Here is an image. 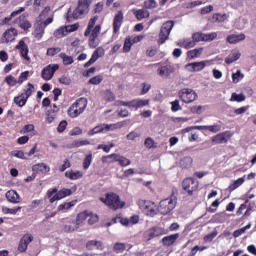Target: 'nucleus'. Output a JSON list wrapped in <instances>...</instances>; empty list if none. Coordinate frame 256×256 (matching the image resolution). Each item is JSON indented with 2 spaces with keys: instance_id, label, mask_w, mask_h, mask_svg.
I'll return each mask as SVG.
<instances>
[{
  "instance_id": "obj_51",
  "label": "nucleus",
  "mask_w": 256,
  "mask_h": 256,
  "mask_svg": "<svg viewBox=\"0 0 256 256\" xmlns=\"http://www.w3.org/2000/svg\"><path fill=\"white\" fill-rule=\"evenodd\" d=\"M20 240H22L24 242V245L26 246V248H28L29 245L31 244V242L33 241V235L26 234Z\"/></svg>"
},
{
  "instance_id": "obj_27",
  "label": "nucleus",
  "mask_w": 256,
  "mask_h": 256,
  "mask_svg": "<svg viewBox=\"0 0 256 256\" xmlns=\"http://www.w3.org/2000/svg\"><path fill=\"white\" fill-rule=\"evenodd\" d=\"M122 23H123V12L119 11L118 14H116L114 17V22H113L114 33H117V31L121 29Z\"/></svg>"
},
{
  "instance_id": "obj_11",
  "label": "nucleus",
  "mask_w": 256,
  "mask_h": 256,
  "mask_svg": "<svg viewBox=\"0 0 256 256\" xmlns=\"http://www.w3.org/2000/svg\"><path fill=\"white\" fill-rule=\"evenodd\" d=\"M207 63L209 61H200V62H192L185 65L186 71H189V73H199V71H203L205 67H207Z\"/></svg>"
},
{
  "instance_id": "obj_25",
  "label": "nucleus",
  "mask_w": 256,
  "mask_h": 256,
  "mask_svg": "<svg viewBox=\"0 0 256 256\" xmlns=\"http://www.w3.org/2000/svg\"><path fill=\"white\" fill-rule=\"evenodd\" d=\"M226 41L230 43L231 45H235L236 43H239L240 41H245V34H231L227 36Z\"/></svg>"
},
{
  "instance_id": "obj_4",
  "label": "nucleus",
  "mask_w": 256,
  "mask_h": 256,
  "mask_svg": "<svg viewBox=\"0 0 256 256\" xmlns=\"http://www.w3.org/2000/svg\"><path fill=\"white\" fill-rule=\"evenodd\" d=\"M176 205H177V197L171 196L170 198H166L160 201L158 211L162 215H167V213H171V211L175 209Z\"/></svg>"
},
{
  "instance_id": "obj_63",
  "label": "nucleus",
  "mask_w": 256,
  "mask_h": 256,
  "mask_svg": "<svg viewBox=\"0 0 256 256\" xmlns=\"http://www.w3.org/2000/svg\"><path fill=\"white\" fill-rule=\"evenodd\" d=\"M171 105H172L171 109L174 113L177 111H181V106L179 105V100H175V101L171 102Z\"/></svg>"
},
{
  "instance_id": "obj_42",
  "label": "nucleus",
  "mask_w": 256,
  "mask_h": 256,
  "mask_svg": "<svg viewBox=\"0 0 256 256\" xmlns=\"http://www.w3.org/2000/svg\"><path fill=\"white\" fill-rule=\"evenodd\" d=\"M104 99L105 101H108V103H111L115 101V94L111 90H106L104 92Z\"/></svg>"
},
{
  "instance_id": "obj_22",
  "label": "nucleus",
  "mask_w": 256,
  "mask_h": 256,
  "mask_svg": "<svg viewBox=\"0 0 256 256\" xmlns=\"http://www.w3.org/2000/svg\"><path fill=\"white\" fill-rule=\"evenodd\" d=\"M16 23L20 27V29H23L24 31L31 29V22L27 20V16L25 15H22L18 19H16Z\"/></svg>"
},
{
  "instance_id": "obj_3",
  "label": "nucleus",
  "mask_w": 256,
  "mask_h": 256,
  "mask_svg": "<svg viewBox=\"0 0 256 256\" xmlns=\"http://www.w3.org/2000/svg\"><path fill=\"white\" fill-rule=\"evenodd\" d=\"M53 23V14L49 16L46 20H41V18H36V23L34 24V37L38 41L43 39V35L45 33V29L47 25H51Z\"/></svg>"
},
{
  "instance_id": "obj_54",
  "label": "nucleus",
  "mask_w": 256,
  "mask_h": 256,
  "mask_svg": "<svg viewBox=\"0 0 256 256\" xmlns=\"http://www.w3.org/2000/svg\"><path fill=\"white\" fill-rule=\"evenodd\" d=\"M90 33V37L99 38V34L101 33V25H96L94 28L91 29Z\"/></svg>"
},
{
  "instance_id": "obj_10",
  "label": "nucleus",
  "mask_w": 256,
  "mask_h": 256,
  "mask_svg": "<svg viewBox=\"0 0 256 256\" xmlns=\"http://www.w3.org/2000/svg\"><path fill=\"white\" fill-rule=\"evenodd\" d=\"M89 13V3L87 0H79L77 8L73 11V19H79L82 15H87Z\"/></svg>"
},
{
  "instance_id": "obj_46",
  "label": "nucleus",
  "mask_w": 256,
  "mask_h": 256,
  "mask_svg": "<svg viewBox=\"0 0 256 256\" xmlns=\"http://www.w3.org/2000/svg\"><path fill=\"white\" fill-rule=\"evenodd\" d=\"M147 105H149V100L135 99V109H141V107H145Z\"/></svg>"
},
{
  "instance_id": "obj_16",
  "label": "nucleus",
  "mask_w": 256,
  "mask_h": 256,
  "mask_svg": "<svg viewBox=\"0 0 256 256\" xmlns=\"http://www.w3.org/2000/svg\"><path fill=\"white\" fill-rule=\"evenodd\" d=\"M59 69V65H48L42 70V77L45 79V81H51L53 79V75H55V71Z\"/></svg>"
},
{
  "instance_id": "obj_60",
  "label": "nucleus",
  "mask_w": 256,
  "mask_h": 256,
  "mask_svg": "<svg viewBox=\"0 0 256 256\" xmlns=\"http://www.w3.org/2000/svg\"><path fill=\"white\" fill-rule=\"evenodd\" d=\"M11 155L13 157H17L18 159H27L25 157V153L22 150H16V151H12Z\"/></svg>"
},
{
  "instance_id": "obj_32",
  "label": "nucleus",
  "mask_w": 256,
  "mask_h": 256,
  "mask_svg": "<svg viewBox=\"0 0 256 256\" xmlns=\"http://www.w3.org/2000/svg\"><path fill=\"white\" fill-rule=\"evenodd\" d=\"M98 19L99 18L97 16L90 19V21L88 23V27H87L86 31L84 32L85 37H89V35H91V29H93L95 27V23H97Z\"/></svg>"
},
{
  "instance_id": "obj_29",
  "label": "nucleus",
  "mask_w": 256,
  "mask_h": 256,
  "mask_svg": "<svg viewBox=\"0 0 256 256\" xmlns=\"http://www.w3.org/2000/svg\"><path fill=\"white\" fill-rule=\"evenodd\" d=\"M118 159H119V154L114 153L107 156H103L102 163H107V164L117 163Z\"/></svg>"
},
{
  "instance_id": "obj_35",
  "label": "nucleus",
  "mask_w": 256,
  "mask_h": 256,
  "mask_svg": "<svg viewBox=\"0 0 256 256\" xmlns=\"http://www.w3.org/2000/svg\"><path fill=\"white\" fill-rule=\"evenodd\" d=\"M33 169L35 171H41V173H49V170H50L49 166H47V164L45 163L35 164L33 166Z\"/></svg>"
},
{
  "instance_id": "obj_8",
  "label": "nucleus",
  "mask_w": 256,
  "mask_h": 256,
  "mask_svg": "<svg viewBox=\"0 0 256 256\" xmlns=\"http://www.w3.org/2000/svg\"><path fill=\"white\" fill-rule=\"evenodd\" d=\"M178 97L183 103H193L197 101V92L191 88H183L178 92Z\"/></svg>"
},
{
  "instance_id": "obj_43",
  "label": "nucleus",
  "mask_w": 256,
  "mask_h": 256,
  "mask_svg": "<svg viewBox=\"0 0 256 256\" xmlns=\"http://www.w3.org/2000/svg\"><path fill=\"white\" fill-rule=\"evenodd\" d=\"M230 101H236L237 103H241V102L245 101V95L232 93Z\"/></svg>"
},
{
  "instance_id": "obj_34",
  "label": "nucleus",
  "mask_w": 256,
  "mask_h": 256,
  "mask_svg": "<svg viewBox=\"0 0 256 256\" xmlns=\"http://www.w3.org/2000/svg\"><path fill=\"white\" fill-rule=\"evenodd\" d=\"M179 47H184V49H191L192 47H195V41L194 40H182L178 42Z\"/></svg>"
},
{
  "instance_id": "obj_17",
  "label": "nucleus",
  "mask_w": 256,
  "mask_h": 256,
  "mask_svg": "<svg viewBox=\"0 0 256 256\" xmlns=\"http://www.w3.org/2000/svg\"><path fill=\"white\" fill-rule=\"evenodd\" d=\"M71 195H73V191H71V189L63 188L50 199V203H55V201H61V199H65V197H69Z\"/></svg>"
},
{
  "instance_id": "obj_50",
  "label": "nucleus",
  "mask_w": 256,
  "mask_h": 256,
  "mask_svg": "<svg viewBox=\"0 0 256 256\" xmlns=\"http://www.w3.org/2000/svg\"><path fill=\"white\" fill-rule=\"evenodd\" d=\"M60 57L62 58V61L65 65H71V63H73V57H71L65 53H61Z\"/></svg>"
},
{
  "instance_id": "obj_20",
  "label": "nucleus",
  "mask_w": 256,
  "mask_h": 256,
  "mask_svg": "<svg viewBox=\"0 0 256 256\" xmlns=\"http://www.w3.org/2000/svg\"><path fill=\"white\" fill-rule=\"evenodd\" d=\"M104 55H105V49H103L102 47H98L92 54L91 59L85 64V67H91V65H93V63H95L97 59L103 57Z\"/></svg>"
},
{
  "instance_id": "obj_53",
  "label": "nucleus",
  "mask_w": 256,
  "mask_h": 256,
  "mask_svg": "<svg viewBox=\"0 0 256 256\" xmlns=\"http://www.w3.org/2000/svg\"><path fill=\"white\" fill-rule=\"evenodd\" d=\"M88 44H89V47H92V49H95V47L99 46V38L90 36Z\"/></svg>"
},
{
  "instance_id": "obj_14",
  "label": "nucleus",
  "mask_w": 256,
  "mask_h": 256,
  "mask_svg": "<svg viewBox=\"0 0 256 256\" xmlns=\"http://www.w3.org/2000/svg\"><path fill=\"white\" fill-rule=\"evenodd\" d=\"M83 219H85L83 215H77L76 223L66 224L64 226L66 233H73L80 229V227H83Z\"/></svg>"
},
{
  "instance_id": "obj_44",
  "label": "nucleus",
  "mask_w": 256,
  "mask_h": 256,
  "mask_svg": "<svg viewBox=\"0 0 256 256\" xmlns=\"http://www.w3.org/2000/svg\"><path fill=\"white\" fill-rule=\"evenodd\" d=\"M131 47H133V44L131 42V37H127L124 41V46H123L124 53H129V51H131Z\"/></svg>"
},
{
  "instance_id": "obj_24",
  "label": "nucleus",
  "mask_w": 256,
  "mask_h": 256,
  "mask_svg": "<svg viewBox=\"0 0 256 256\" xmlns=\"http://www.w3.org/2000/svg\"><path fill=\"white\" fill-rule=\"evenodd\" d=\"M179 239V233L171 234L169 236H165L162 239V244L164 247H171V245H174V243Z\"/></svg>"
},
{
  "instance_id": "obj_12",
  "label": "nucleus",
  "mask_w": 256,
  "mask_h": 256,
  "mask_svg": "<svg viewBox=\"0 0 256 256\" xmlns=\"http://www.w3.org/2000/svg\"><path fill=\"white\" fill-rule=\"evenodd\" d=\"M231 137H233V134L230 131H226L213 136L211 138V142L213 145H221L223 143H227Z\"/></svg>"
},
{
  "instance_id": "obj_15",
  "label": "nucleus",
  "mask_w": 256,
  "mask_h": 256,
  "mask_svg": "<svg viewBox=\"0 0 256 256\" xmlns=\"http://www.w3.org/2000/svg\"><path fill=\"white\" fill-rule=\"evenodd\" d=\"M78 215H83V225H85V221H87L88 225H95L97 221H99V216L97 214H94L93 212L89 210H85L83 212L78 213ZM88 219V220H87Z\"/></svg>"
},
{
  "instance_id": "obj_62",
  "label": "nucleus",
  "mask_w": 256,
  "mask_h": 256,
  "mask_svg": "<svg viewBox=\"0 0 256 256\" xmlns=\"http://www.w3.org/2000/svg\"><path fill=\"white\" fill-rule=\"evenodd\" d=\"M57 53H61V48L56 47V48H49L47 50V55H49L50 57L57 55Z\"/></svg>"
},
{
  "instance_id": "obj_36",
  "label": "nucleus",
  "mask_w": 256,
  "mask_h": 256,
  "mask_svg": "<svg viewBox=\"0 0 256 256\" xmlns=\"http://www.w3.org/2000/svg\"><path fill=\"white\" fill-rule=\"evenodd\" d=\"M212 20L214 23H223L227 21V14H221V13L214 14L212 17Z\"/></svg>"
},
{
  "instance_id": "obj_59",
  "label": "nucleus",
  "mask_w": 256,
  "mask_h": 256,
  "mask_svg": "<svg viewBox=\"0 0 256 256\" xmlns=\"http://www.w3.org/2000/svg\"><path fill=\"white\" fill-rule=\"evenodd\" d=\"M214 39H217V34L215 32L203 34V41H213Z\"/></svg>"
},
{
  "instance_id": "obj_38",
  "label": "nucleus",
  "mask_w": 256,
  "mask_h": 256,
  "mask_svg": "<svg viewBox=\"0 0 256 256\" xmlns=\"http://www.w3.org/2000/svg\"><path fill=\"white\" fill-rule=\"evenodd\" d=\"M127 249V246L125 243L116 242L113 246L114 253H123Z\"/></svg>"
},
{
  "instance_id": "obj_64",
  "label": "nucleus",
  "mask_w": 256,
  "mask_h": 256,
  "mask_svg": "<svg viewBox=\"0 0 256 256\" xmlns=\"http://www.w3.org/2000/svg\"><path fill=\"white\" fill-rule=\"evenodd\" d=\"M111 252H104V253H101V254H90V253H83V254H80L79 256H109Z\"/></svg>"
},
{
  "instance_id": "obj_13",
  "label": "nucleus",
  "mask_w": 256,
  "mask_h": 256,
  "mask_svg": "<svg viewBox=\"0 0 256 256\" xmlns=\"http://www.w3.org/2000/svg\"><path fill=\"white\" fill-rule=\"evenodd\" d=\"M184 191H187L188 195H193V191H197L199 184L193 178H186L182 182Z\"/></svg>"
},
{
  "instance_id": "obj_1",
  "label": "nucleus",
  "mask_w": 256,
  "mask_h": 256,
  "mask_svg": "<svg viewBox=\"0 0 256 256\" xmlns=\"http://www.w3.org/2000/svg\"><path fill=\"white\" fill-rule=\"evenodd\" d=\"M100 201H102L104 205H107V207L113 211H117V209H123L125 207V201H121L119 195L115 193L106 194V197L100 198Z\"/></svg>"
},
{
  "instance_id": "obj_57",
  "label": "nucleus",
  "mask_w": 256,
  "mask_h": 256,
  "mask_svg": "<svg viewBox=\"0 0 256 256\" xmlns=\"http://www.w3.org/2000/svg\"><path fill=\"white\" fill-rule=\"evenodd\" d=\"M144 145L147 149H153V147H155V140H153L151 137H148L145 139Z\"/></svg>"
},
{
  "instance_id": "obj_41",
  "label": "nucleus",
  "mask_w": 256,
  "mask_h": 256,
  "mask_svg": "<svg viewBox=\"0 0 256 256\" xmlns=\"http://www.w3.org/2000/svg\"><path fill=\"white\" fill-rule=\"evenodd\" d=\"M119 165L121 167H127L128 165H131V160L129 158H126L125 156H121L118 154V160Z\"/></svg>"
},
{
  "instance_id": "obj_56",
  "label": "nucleus",
  "mask_w": 256,
  "mask_h": 256,
  "mask_svg": "<svg viewBox=\"0 0 256 256\" xmlns=\"http://www.w3.org/2000/svg\"><path fill=\"white\" fill-rule=\"evenodd\" d=\"M92 161H93V156L91 154L87 155L83 162V168L89 169Z\"/></svg>"
},
{
  "instance_id": "obj_7",
  "label": "nucleus",
  "mask_w": 256,
  "mask_h": 256,
  "mask_svg": "<svg viewBox=\"0 0 256 256\" xmlns=\"http://www.w3.org/2000/svg\"><path fill=\"white\" fill-rule=\"evenodd\" d=\"M167 233H169L167 229L160 226H154L148 229L146 232H144V241L149 242L151 241V239H155V237H161L163 235H167Z\"/></svg>"
},
{
  "instance_id": "obj_45",
  "label": "nucleus",
  "mask_w": 256,
  "mask_h": 256,
  "mask_svg": "<svg viewBox=\"0 0 256 256\" xmlns=\"http://www.w3.org/2000/svg\"><path fill=\"white\" fill-rule=\"evenodd\" d=\"M14 103H16V105H19V107H23L25 103H27V99L22 94L21 96H17L14 98Z\"/></svg>"
},
{
  "instance_id": "obj_2",
  "label": "nucleus",
  "mask_w": 256,
  "mask_h": 256,
  "mask_svg": "<svg viewBox=\"0 0 256 256\" xmlns=\"http://www.w3.org/2000/svg\"><path fill=\"white\" fill-rule=\"evenodd\" d=\"M87 105V98H78L68 109L69 117H72V119L79 117L87 109Z\"/></svg>"
},
{
  "instance_id": "obj_30",
  "label": "nucleus",
  "mask_w": 256,
  "mask_h": 256,
  "mask_svg": "<svg viewBox=\"0 0 256 256\" xmlns=\"http://www.w3.org/2000/svg\"><path fill=\"white\" fill-rule=\"evenodd\" d=\"M134 15L138 21H143V19H147L149 17V11L145 9L135 10Z\"/></svg>"
},
{
  "instance_id": "obj_21",
  "label": "nucleus",
  "mask_w": 256,
  "mask_h": 256,
  "mask_svg": "<svg viewBox=\"0 0 256 256\" xmlns=\"http://www.w3.org/2000/svg\"><path fill=\"white\" fill-rule=\"evenodd\" d=\"M6 199L10 202V203H21L22 199L21 196L17 193V191L15 190H9L6 193Z\"/></svg>"
},
{
  "instance_id": "obj_49",
  "label": "nucleus",
  "mask_w": 256,
  "mask_h": 256,
  "mask_svg": "<svg viewBox=\"0 0 256 256\" xmlns=\"http://www.w3.org/2000/svg\"><path fill=\"white\" fill-rule=\"evenodd\" d=\"M102 81H103V76L97 75V76L92 77V78L88 81V83H89L90 85H99Z\"/></svg>"
},
{
  "instance_id": "obj_47",
  "label": "nucleus",
  "mask_w": 256,
  "mask_h": 256,
  "mask_svg": "<svg viewBox=\"0 0 256 256\" xmlns=\"http://www.w3.org/2000/svg\"><path fill=\"white\" fill-rule=\"evenodd\" d=\"M244 77H245V74L241 73V70H237L236 73L232 74L233 83H239V80L243 79Z\"/></svg>"
},
{
  "instance_id": "obj_37",
  "label": "nucleus",
  "mask_w": 256,
  "mask_h": 256,
  "mask_svg": "<svg viewBox=\"0 0 256 256\" xmlns=\"http://www.w3.org/2000/svg\"><path fill=\"white\" fill-rule=\"evenodd\" d=\"M49 13H51V8L45 7L41 14L37 17V19H40V21H45L46 19H49V17H51Z\"/></svg>"
},
{
  "instance_id": "obj_61",
  "label": "nucleus",
  "mask_w": 256,
  "mask_h": 256,
  "mask_svg": "<svg viewBox=\"0 0 256 256\" xmlns=\"http://www.w3.org/2000/svg\"><path fill=\"white\" fill-rule=\"evenodd\" d=\"M192 39L194 43H199L200 41H203V33L196 32L192 35Z\"/></svg>"
},
{
  "instance_id": "obj_5",
  "label": "nucleus",
  "mask_w": 256,
  "mask_h": 256,
  "mask_svg": "<svg viewBox=\"0 0 256 256\" xmlns=\"http://www.w3.org/2000/svg\"><path fill=\"white\" fill-rule=\"evenodd\" d=\"M125 127V121L118 122L116 124H101L88 132V135H95L97 133H103V131H115V129H123Z\"/></svg>"
},
{
  "instance_id": "obj_9",
  "label": "nucleus",
  "mask_w": 256,
  "mask_h": 256,
  "mask_svg": "<svg viewBox=\"0 0 256 256\" xmlns=\"http://www.w3.org/2000/svg\"><path fill=\"white\" fill-rule=\"evenodd\" d=\"M138 205L141 211L149 217H155V215H157V212L155 211V203L147 200H139Z\"/></svg>"
},
{
  "instance_id": "obj_55",
  "label": "nucleus",
  "mask_w": 256,
  "mask_h": 256,
  "mask_svg": "<svg viewBox=\"0 0 256 256\" xmlns=\"http://www.w3.org/2000/svg\"><path fill=\"white\" fill-rule=\"evenodd\" d=\"M64 29H66V33H73L77 31V29H79V24L75 23V24L67 25L64 27Z\"/></svg>"
},
{
  "instance_id": "obj_58",
  "label": "nucleus",
  "mask_w": 256,
  "mask_h": 256,
  "mask_svg": "<svg viewBox=\"0 0 256 256\" xmlns=\"http://www.w3.org/2000/svg\"><path fill=\"white\" fill-rule=\"evenodd\" d=\"M33 89H35V86L33 84L29 83L28 88L26 89L25 93L22 94L26 99H29L33 93Z\"/></svg>"
},
{
  "instance_id": "obj_23",
  "label": "nucleus",
  "mask_w": 256,
  "mask_h": 256,
  "mask_svg": "<svg viewBox=\"0 0 256 256\" xmlns=\"http://www.w3.org/2000/svg\"><path fill=\"white\" fill-rule=\"evenodd\" d=\"M241 58V52L239 50H232L231 53L225 58V63L227 65H231V63H235V61H239Z\"/></svg>"
},
{
  "instance_id": "obj_19",
  "label": "nucleus",
  "mask_w": 256,
  "mask_h": 256,
  "mask_svg": "<svg viewBox=\"0 0 256 256\" xmlns=\"http://www.w3.org/2000/svg\"><path fill=\"white\" fill-rule=\"evenodd\" d=\"M17 35H18L17 29L10 28L3 33L2 41L3 43H11L13 42L15 37H17Z\"/></svg>"
},
{
  "instance_id": "obj_18",
  "label": "nucleus",
  "mask_w": 256,
  "mask_h": 256,
  "mask_svg": "<svg viewBox=\"0 0 256 256\" xmlns=\"http://www.w3.org/2000/svg\"><path fill=\"white\" fill-rule=\"evenodd\" d=\"M86 249L88 251H103L105 249V244L101 240H90L86 243Z\"/></svg>"
},
{
  "instance_id": "obj_6",
  "label": "nucleus",
  "mask_w": 256,
  "mask_h": 256,
  "mask_svg": "<svg viewBox=\"0 0 256 256\" xmlns=\"http://www.w3.org/2000/svg\"><path fill=\"white\" fill-rule=\"evenodd\" d=\"M173 27H175V22L171 20L166 21L164 24H162L160 28V33H159V39H158V43L160 45H163V43H165V41L169 39V35Z\"/></svg>"
},
{
  "instance_id": "obj_48",
  "label": "nucleus",
  "mask_w": 256,
  "mask_h": 256,
  "mask_svg": "<svg viewBox=\"0 0 256 256\" xmlns=\"http://www.w3.org/2000/svg\"><path fill=\"white\" fill-rule=\"evenodd\" d=\"M247 229H251V224H248L245 227H242L241 229L235 230L233 233V236L241 237V235H243V233H245V231H247Z\"/></svg>"
},
{
  "instance_id": "obj_39",
  "label": "nucleus",
  "mask_w": 256,
  "mask_h": 256,
  "mask_svg": "<svg viewBox=\"0 0 256 256\" xmlns=\"http://www.w3.org/2000/svg\"><path fill=\"white\" fill-rule=\"evenodd\" d=\"M245 183V179L244 178H238L237 180L234 181L233 184H231L228 187V190L231 191H235V189H238V187H241V184Z\"/></svg>"
},
{
  "instance_id": "obj_52",
  "label": "nucleus",
  "mask_w": 256,
  "mask_h": 256,
  "mask_svg": "<svg viewBox=\"0 0 256 256\" xmlns=\"http://www.w3.org/2000/svg\"><path fill=\"white\" fill-rule=\"evenodd\" d=\"M206 131H210V133H219V131H221V125L214 124V125L206 126Z\"/></svg>"
},
{
  "instance_id": "obj_26",
  "label": "nucleus",
  "mask_w": 256,
  "mask_h": 256,
  "mask_svg": "<svg viewBox=\"0 0 256 256\" xmlns=\"http://www.w3.org/2000/svg\"><path fill=\"white\" fill-rule=\"evenodd\" d=\"M16 49L20 51L22 57L26 59V61H29V47H27V44H25V41L21 40L19 44L16 46Z\"/></svg>"
},
{
  "instance_id": "obj_33",
  "label": "nucleus",
  "mask_w": 256,
  "mask_h": 256,
  "mask_svg": "<svg viewBox=\"0 0 256 256\" xmlns=\"http://www.w3.org/2000/svg\"><path fill=\"white\" fill-rule=\"evenodd\" d=\"M77 203V200H73L71 202H66L64 204H60L58 206V211H69L71 207H75V204Z\"/></svg>"
},
{
  "instance_id": "obj_28",
  "label": "nucleus",
  "mask_w": 256,
  "mask_h": 256,
  "mask_svg": "<svg viewBox=\"0 0 256 256\" xmlns=\"http://www.w3.org/2000/svg\"><path fill=\"white\" fill-rule=\"evenodd\" d=\"M171 73H173V69L171 67L163 66L158 68V75H160V77H163V79H167V77H169Z\"/></svg>"
},
{
  "instance_id": "obj_40",
  "label": "nucleus",
  "mask_w": 256,
  "mask_h": 256,
  "mask_svg": "<svg viewBox=\"0 0 256 256\" xmlns=\"http://www.w3.org/2000/svg\"><path fill=\"white\" fill-rule=\"evenodd\" d=\"M66 35L67 30L65 27H60L54 32V37H56V39H63V37H66Z\"/></svg>"
},
{
  "instance_id": "obj_31",
  "label": "nucleus",
  "mask_w": 256,
  "mask_h": 256,
  "mask_svg": "<svg viewBox=\"0 0 256 256\" xmlns=\"http://www.w3.org/2000/svg\"><path fill=\"white\" fill-rule=\"evenodd\" d=\"M202 54H203V47L189 50L187 52V56L189 59H197Z\"/></svg>"
}]
</instances>
